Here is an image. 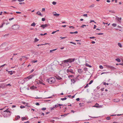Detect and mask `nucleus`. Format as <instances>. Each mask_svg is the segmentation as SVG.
<instances>
[{
	"label": "nucleus",
	"mask_w": 123,
	"mask_h": 123,
	"mask_svg": "<svg viewBox=\"0 0 123 123\" xmlns=\"http://www.w3.org/2000/svg\"><path fill=\"white\" fill-rule=\"evenodd\" d=\"M75 60V58H70L67 59L65 60L62 62V64H64L66 63H71L73 62Z\"/></svg>",
	"instance_id": "obj_1"
},
{
	"label": "nucleus",
	"mask_w": 123,
	"mask_h": 123,
	"mask_svg": "<svg viewBox=\"0 0 123 123\" xmlns=\"http://www.w3.org/2000/svg\"><path fill=\"white\" fill-rule=\"evenodd\" d=\"M47 81L49 83H53L55 81V77H50L49 79H47Z\"/></svg>",
	"instance_id": "obj_2"
},
{
	"label": "nucleus",
	"mask_w": 123,
	"mask_h": 123,
	"mask_svg": "<svg viewBox=\"0 0 123 123\" xmlns=\"http://www.w3.org/2000/svg\"><path fill=\"white\" fill-rule=\"evenodd\" d=\"M1 114L3 115L4 117H7L9 116L11 114L10 113H4V112H1Z\"/></svg>",
	"instance_id": "obj_3"
},
{
	"label": "nucleus",
	"mask_w": 123,
	"mask_h": 123,
	"mask_svg": "<svg viewBox=\"0 0 123 123\" xmlns=\"http://www.w3.org/2000/svg\"><path fill=\"white\" fill-rule=\"evenodd\" d=\"M49 26V24H46L44 25H41L40 26V27L43 28V29H44L45 27Z\"/></svg>",
	"instance_id": "obj_4"
},
{
	"label": "nucleus",
	"mask_w": 123,
	"mask_h": 123,
	"mask_svg": "<svg viewBox=\"0 0 123 123\" xmlns=\"http://www.w3.org/2000/svg\"><path fill=\"white\" fill-rule=\"evenodd\" d=\"M19 27V26L16 25H14L12 27V28L14 30H16L18 29Z\"/></svg>",
	"instance_id": "obj_5"
},
{
	"label": "nucleus",
	"mask_w": 123,
	"mask_h": 123,
	"mask_svg": "<svg viewBox=\"0 0 123 123\" xmlns=\"http://www.w3.org/2000/svg\"><path fill=\"white\" fill-rule=\"evenodd\" d=\"M6 87V85L5 83L1 84L0 85V89L1 88L3 89L5 88Z\"/></svg>",
	"instance_id": "obj_6"
},
{
	"label": "nucleus",
	"mask_w": 123,
	"mask_h": 123,
	"mask_svg": "<svg viewBox=\"0 0 123 123\" xmlns=\"http://www.w3.org/2000/svg\"><path fill=\"white\" fill-rule=\"evenodd\" d=\"M31 78L32 77H25V78L24 79V80H23V81H24L23 82H25V81H27Z\"/></svg>",
	"instance_id": "obj_7"
},
{
	"label": "nucleus",
	"mask_w": 123,
	"mask_h": 123,
	"mask_svg": "<svg viewBox=\"0 0 123 123\" xmlns=\"http://www.w3.org/2000/svg\"><path fill=\"white\" fill-rule=\"evenodd\" d=\"M6 46V43H4L1 45L0 47L1 48H2L3 47H5Z\"/></svg>",
	"instance_id": "obj_8"
},
{
	"label": "nucleus",
	"mask_w": 123,
	"mask_h": 123,
	"mask_svg": "<svg viewBox=\"0 0 123 123\" xmlns=\"http://www.w3.org/2000/svg\"><path fill=\"white\" fill-rule=\"evenodd\" d=\"M67 72L68 73L70 72L71 73L73 74L74 73L73 72V70L72 69H68L67 70Z\"/></svg>",
	"instance_id": "obj_9"
},
{
	"label": "nucleus",
	"mask_w": 123,
	"mask_h": 123,
	"mask_svg": "<svg viewBox=\"0 0 123 123\" xmlns=\"http://www.w3.org/2000/svg\"><path fill=\"white\" fill-rule=\"evenodd\" d=\"M78 72L80 73H81L83 71V70L81 69H79L78 70Z\"/></svg>",
	"instance_id": "obj_10"
},
{
	"label": "nucleus",
	"mask_w": 123,
	"mask_h": 123,
	"mask_svg": "<svg viewBox=\"0 0 123 123\" xmlns=\"http://www.w3.org/2000/svg\"><path fill=\"white\" fill-rule=\"evenodd\" d=\"M99 104L97 103H96L95 105L93 106L94 107H96L97 108H100V106H99Z\"/></svg>",
	"instance_id": "obj_11"
},
{
	"label": "nucleus",
	"mask_w": 123,
	"mask_h": 123,
	"mask_svg": "<svg viewBox=\"0 0 123 123\" xmlns=\"http://www.w3.org/2000/svg\"><path fill=\"white\" fill-rule=\"evenodd\" d=\"M37 14H38V15L41 16H43V15L39 11H38L36 13Z\"/></svg>",
	"instance_id": "obj_12"
},
{
	"label": "nucleus",
	"mask_w": 123,
	"mask_h": 123,
	"mask_svg": "<svg viewBox=\"0 0 123 123\" xmlns=\"http://www.w3.org/2000/svg\"><path fill=\"white\" fill-rule=\"evenodd\" d=\"M76 78H75V79H72L71 80V81L72 83H74L76 81Z\"/></svg>",
	"instance_id": "obj_13"
},
{
	"label": "nucleus",
	"mask_w": 123,
	"mask_h": 123,
	"mask_svg": "<svg viewBox=\"0 0 123 123\" xmlns=\"http://www.w3.org/2000/svg\"><path fill=\"white\" fill-rule=\"evenodd\" d=\"M3 112H4V113H10V111L8 110V109H6L5 111H4Z\"/></svg>",
	"instance_id": "obj_14"
},
{
	"label": "nucleus",
	"mask_w": 123,
	"mask_h": 123,
	"mask_svg": "<svg viewBox=\"0 0 123 123\" xmlns=\"http://www.w3.org/2000/svg\"><path fill=\"white\" fill-rule=\"evenodd\" d=\"M109 67L112 69L114 70L116 69L115 68L111 66H109Z\"/></svg>",
	"instance_id": "obj_15"
},
{
	"label": "nucleus",
	"mask_w": 123,
	"mask_h": 123,
	"mask_svg": "<svg viewBox=\"0 0 123 123\" xmlns=\"http://www.w3.org/2000/svg\"><path fill=\"white\" fill-rule=\"evenodd\" d=\"M116 19L118 20V21H120V20H121V18H119L117 17L116 18Z\"/></svg>",
	"instance_id": "obj_16"
},
{
	"label": "nucleus",
	"mask_w": 123,
	"mask_h": 123,
	"mask_svg": "<svg viewBox=\"0 0 123 123\" xmlns=\"http://www.w3.org/2000/svg\"><path fill=\"white\" fill-rule=\"evenodd\" d=\"M36 25V23H35L34 22V23H32L31 24V26H35Z\"/></svg>",
	"instance_id": "obj_17"
},
{
	"label": "nucleus",
	"mask_w": 123,
	"mask_h": 123,
	"mask_svg": "<svg viewBox=\"0 0 123 123\" xmlns=\"http://www.w3.org/2000/svg\"><path fill=\"white\" fill-rule=\"evenodd\" d=\"M39 40V39H38L37 38H36L34 39V42H37Z\"/></svg>",
	"instance_id": "obj_18"
},
{
	"label": "nucleus",
	"mask_w": 123,
	"mask_h": 123,
	"mask_svg": "<svg viewBox=\"0 0 123 123\" xmlns=\"http://www.w3.org/2000/svg\"><path fill=\"white\" fill-rule=\"evenodd\" d=\"M118 46L120 48L122 47L121 43H118Z\"/></svg>",
	"instance_id": "obj_19"
},
{
	"label": "nucleus",
	"mask_w": 123,
	"mask_h": 123,
	"mask_svg": "<svg viewBox=\"0 0 123 123\" xmlns=\"http://www.w3.org/2000/svg\"><path fill=\"white\" fill-rule=\"evenodd\" d=\"M8 74H10L11 75H12V71H8Z\"/></svg>",
	"instance_id": "obj_20"
},
{
	"label": "nucleus",
	"mask_w": 123,
	"mask_h": 123,
	"mask_svg": "<svg viewBox=\"0 0 123 123\" xmlns=\"http://www.w3.org/2000/svg\"><path fill=\"white\" fill-rule=\"evenodd\" d=\"M115 60L119 62H120L121 61L120 60L119 58L116 59H115Z\"/></svg>",
	"instance_id": "obj_21"
},
{
	"label": "nucleus",
	"mask_w": 123,
	"mask_h": 123,
	"mask_svg": "<svg viewBox=\"0 0 123 123\" xmlns=\"http://www.w3.org/2000/svg\"><path fill=\"white\" fill-rule=\"evenodd\" d=\"M86 66L90 68H91L92 67V66H91L89 65L87 63H86Z\"/></svg>",
	"instance_id": "obj_22"
},
{
	"label": "nucleus",
	"mask_w": 123,
	"mask_h": 123,
	"mask_svg": "<svg viewBox=\"0 0 123 123\" xmlns=\"http://www.w3.org/2000/svg\"><path fill=\"white\" fill-rule=\"evenodd\" d=\"M37 87L36 86H32L31 87V88L32 89H35L37 88Z\"/></svg>",
	"instance_id": "obj_23"
},
{
	"label": "nucleus",
	"mask_w": 123,
	"mask_h": 123,
	"mask_svg": "<svg viewBox=\"0 0 123 123\" xmlns=\"http://www.w3.org/2000/svg\"><path fill=\"white\" fill-rule=\"evenodd\" d=\"M67 99V98L66 97H65L64 98H61V99L62 100H66Z\"/></svg>",
	"instance_id": "obj_24"
},
{
	"label": "nucleus",
	"mask_w": 123,
	"mask_h": 123,
	"mask_svg": "<svg viewBox=\"0 0 123 123\" xmlns=\"http://www.w3.org/2000/svg\"><path fill=\"white\" fill-rule=\"evenodd\" d=\"M69 113H67V114H64V115H61V116H64V117H65V116H67L68 114Z\"/></svg>",
	"instance_id": "obj_25"
},
{
	"label": "nucleus",
	"mask_w": 123,
	"mask_h": 123,
	"mask_svg": "<svg viewBox=\"0 0 123 123\" xmlns=\"http://www.w3.org/2000/svg\"><path fill=\"white\" fill-rule=\"evenodd\" d=\"M53 107L54 108H57V107H58V105L57 104V105H53Z\"/></svg>",
	"instance_id": "obj_26"
},
{
	"label": "nucleus",
	"mask_w": 123,
	"mask_h": 123,
	"mask_svg": "<svg viewBox=\"0 0 123 123\" xmlns=\"http://www.w3.org/2000/svg\"><path fill=\"white\" fill-rule=\"evenodd\" d=\"M99 68L100 69H102L103 68V67L102 65H100L99 66Z\"/></svg>",
	"instance_id": "obj_27"
},
{
	"label": "nucleus",
	"mask_w": 123,
	"mask_h": 123,
	"mask_svg": "<svg viewBox=\"0 0 123 123\" xmlns=\"http://www.w3.org/2000/svg\"><path fill=\"white\" fill-rule=\"evenodd\" d=\"M112 26H113L114 27H115L116 26L117 24H115V23H113V24H112Z\"/></svg>",
	"instance_id": "obj_28"
},
{
	"label": "nucleus",
	"mask_w": 123,
	"mask_h": 123,
	"mask_svg": "<svg viewBox=\"0 0 123 123\" xmlns=\"http://www.w3.org/2000/svg\"><path fill=\"white\" fill-rule=\"evenodd\" d=\"M94 4H92L90 6V7L91 8L92 7H94Z\"/></svg>",
	"instance_id": "obj_29"
},
{
	"label": "nucleus",
	"mask_w": 123,
	"mask_h": 123,
	"mask_svg": "<svg viewBox=\"0 0 123 123\" xmlns=\"http://www.w3.org/2000/svg\"><path fill=\"white\" fill-rule=\"evenodd\" d=\"M54 15L55 16H58L59 15V14L56 13L54 14Z\"/></svg>",
	"instance_id": "obj_30"
},
{
	"label": "nucleus",
	"mask_w": 123,
	"mask_h": 123,
	"mask_svg": "<svg viewBox=\"0 0 123 123\" xmlns=\"http://www.w3.org/2000/svg\"><path fill=\"white\" fill-rule=\"evenodd\" d=\"M109 12H111L112 13H115L114 11L112 10H110L109 11Z\"/></svg>",
	"instance_id": "obj_31"
},
{
	"label": "nucleus",
	"mask_w": 123,
	"mask_h": 123,
	"mask_svg": "<svg viewBox=\"0 0 123 123\" xmlns=\"http://www.w3.org/2000/svg\"><path fill=\"white\" fill-rule=\"evenodd\" d=\"M107 120H110L111 119V118L110 117H108L106 118Z\"/></svg>",
	"instance_id": "obj_32"
},
{
	"label": "nucleus",
	"mask_w": 123,
	"mask_h": 123,
	"mask_svg": "<svg viewBox=\"0 0 123 123\" xmlns=\"http://www.w3.org/2000/svg\"><path fill=\"white\" fill-rule=\"evenodd\" d=\"M92 22H94L95 23H96L95 22L94 20H90V23H91Z\"/></svg>",
	"instance_id": "obj_33"
},
{
	"label": "nucleus",
	"mask_w": 123,
	"mask_h": 123,
	"mask_svg": "<svg viewBox=\"0 0 123 123\" xmlns=\"http://www.w3.org/2000/svg\"><path fill=\"white\" fill-rule=\"evenodd\" d=\"M26 118L25 117H22V121H23L25 119L26 120Z\"/></svg>",
	"instance_id": "obj_34"
},
{
	"label": "nucleus",
	"mask_w": 123,
	"mask_h": 123,
	"mask_svg": "<svg viewBox=\"0 0 123 123\" xmlns=\"http://www.w3.org/2000/svg\"><path fill=\"white\" fill-rule=\"evenodd\" d=\"M93 81V80H91L90 82L88 84H89V85L91 84L92 83Z\"/></svg>",
	"instance_id": "obj_35"
},
{
	"label": "nucleus",
	"mask_w": 123,
	"mask_h": 123,
	"mask_svg": "<svg viewBox=\"0 0 123 123\" xmlns=\"http://www.w3.org/2000/svg\"><path fill=\"white\" fill-rule=\"evenodd\" d=\"M46 109V108H42L41 110L43 111H44Z\"/></svg>",
	"instance_id": "obj_36"
},
{
	"label": "nucleus",
	"mask_w": 123,
	"mask_h": 123,
	"mask_svg": "<svg viewBox=\"0 0 123 123\" xmlns=\"http://www.w3.org/2000/svg\"><path fill=\"white\" fill-rule=\"evenodd\" d=\"M25 106H23L22 105L20 106V108H21V109L23 108H25Z\"/></svg>",
	"instance_id": "obj_37"
},
{
	"label": "nucleus",
	"mask_w": 123,
	"mask_h": 123,
	"mask_svg": "<svg viewBox=\"0 0 123 123\" xmlns=\"http://www.w3.org/2000/svg\"><path fill=\"white\" fill-rule=\"evenodd\" d=\"M47 34V33H44V34H40V35H41V36H44V35H46Z\"/></svg>",
	"instance_id": "obj_38"
},
{
	"label": "nucleus",
	"mask_w": 123,
	"mask_h": 123,
	"mask_svg": "<svg viewBox=\"0 0 123 123\" xmlns=\"http://www.w3.org/2000/svg\"><path fill=\"white\" fill-rule=\"evenodd\" d=\"M5 85H6V86H11V84H6L5 83Z\"/></svg>",
	"instance_id": "obj_39"
},
{
	"label": "nucleus",
	"mask_w": 123,
	"mask_h": 123,
	"mask_svg": "<svg viewBox=\"0 0 123 123\" xmlns=\"http://www.w3.org/2000/svg\"><path fill=\"white\" fill-rule=\"evenodd\" d=\"M83 69L85 71H87V68H84Z\"/></svg>",
	"instance_id": "obj_40"
},
{
	"label": "nucleus",
	"mask_w": 123,
	"mask_h": 123,
	"mask_svg": "<svg viewBox=\"0 0 123 123\" xmlns=\"http://www.w3.org/2000/svg\"><path fill=\"white\" fill-rule=\"evenodd\" d=\"M45 44H46V43H45ZM46 44H38L37 45V46H42V45H45Z\"/></svg>",
	"instance_id": "obj_41"
},
{
	"label": "nucleus",
	"mask_w": 123,
	"mask_h": 123,
	"mask_svg": "<svg viewBox=\"0 0 123 123\" xmlns=\"http://www.w3.org/2000/svg\"><path fill=\"white\" fill-rule=\"evenodd\" d=\"M96 38V37H89V38L91 39L95 38Z\"/></svg>",
	"instance_id": "obj_42"
},
{
	"label": "nucleus",
	"mask_w": 123,
	"mask_h": 123,
	"mask_svg": "<svg viewBox=\"0 0 123 123\" xmlns=\"http://www.w3.org/2000/svg\"><path fill=\"white\" fill-rule=\"evenodd\" d=\"M56 79L58 80H60L62 79L61 77H56Z\"/></svg>",
	"instance_id": "obj_43"
},
{
	"label": "nucleus",
	"mask_w": 123,
	"mask_h": 123,
	"mask_svg": "<svg viewBox=\"0 0 123 123\" xmlns=\"http://www.w3.org/2000/svg\"><path fill=\"white\" fill-rule=\"evenodd\" d=\"M52 4L54 5H55L56 4V2L55 1H53Z\"/></svg>",
	"instance_id": "obj_44"
},
{
	"label": "nucleus",
	"mask_w": 123,
	"mask_h": 123,
	"mask_svg": "<svg viewBox=\"0 0 123 123\" xmlns=\"http://www.w3.org/2000/svg\"><path fill=\"white\" fill-rule=\"evenodd\" d=\"M88 84H87L86 86L84 87V88H87V87H88Z\"/></svg>",
	"instance_id": "obj_45"
},
{
	"label": "nucleus",
	"mask_w": 123,
	"mask_h": 123,
	"mask_svg": "<svg viewBox=\"0 0 123 123\" xmlns=\"http://www.w3.org/2000/svg\"><path fill=\"white\" fill-rule=\"evenodd\" d=\"M83 103H80L79 104V105L80 106H81L83 105Z\"/></svg>",
	"instance_id": "obj_46"
},
{
	"label": "nucleus",
	"mask_w": 123,
	"mask_h": 123,
	"mask_svg": "<svg viewBox=\"0 0 123 123\" xmlns=\"http://www.w3.org/2000/svg\"><path fill=\"white\" fill-rule=\"evenodd\" d=\"M70 43H72V44H73L75 45H76V43H74V42H70Z\"/></svg>",
	"instance_id": "obj_47"
},
{
	"label": "nucleus",
	"mask_w": 123,
	"mask_h": 123,
	"mask_svg": "<svg viewBox=\"0 0 123 123\" xmlns=\"http://www.w3.org/2000/svg\"><path fill=\"white\" fill-rule=\"evenodd\" d=\"M45 20V18H43L42 19V21H44Z\"/></svg>",
	"instance_id": "obj_48"
},
{
	"label": "nucleus",
	"mask_w": 123,
	"mask_h": 123,
	"mask_svg": "<svg viewBox=\"0 0 123 123\" xmlns=\"http://www.w3.org/2000/svg\"><path fill=\"white\" fill-rule=\"evenodd\" d=\"M37 62V60H34L33 61H32V63H35V62Z\"/></svg>",
	"instance_id": "obj_49"
},
{
	"label": "nucleus",
	"mask_w": 123,
	"mask_h": 123,
	"mask_svg": "<svg viewBox=\"0 0 123 123\" xmlns=\"http://www.w3.org/2000/svg\"><path fill=\"white\" fill-rule=\"evenodd\" d=\"M83 16L84 17H87V14H84L83 15Z\"/></svg>",
	"instance_id": "obj_50"
},
{
	"label": "nucleus",
	"mask_w": 123,
	"mask_h": 123,
	"mask_svg": "<svg viewBox=\"0 0 123 123\" xmlns=\"http://www.w3.org/2000/svg\"><path fill=\"white\" fill-rule=\"evenodd\" d=\"M7 65L6 64H4L3 65H2L0 67V68H1L2 67H3V66H5V65Z\"/></svg>",
	"instance_id": "obj_51"
},
{
	"label": "nucleus",
	"mask_w": 123,
	"mask_h": 123,
	"mask_svg": "<svg viewBox=\"0 0 123 123\" xmlns=\"http://www.w3.org/2000/svg\"><path fill=\"white\" fill-rule=\"evenodd\" d=\"M57 104L58 105V106H62V105H62V104Z\"/></svg>",
	"instance_id": "obj_52"
},
{
	"label": "nucleus",
	"mask_w": 123,
	"mask_h": 123,
	"mask_svg": "<svg viewBox=\"0 0 123 123\" xmlns=\"http://www.w3.org/2000/svg\"><path fill=\"white\" fill-rule=\"evenodd\" d=\"M34 76V75L33 74H32L30 75L29 76H28V77H33Z\"/></svg>",
	"instance_id": "obj_53"
},
{
	"label": "nucleus",
	"mask_w": 123,
	"mask_h": 123,
	"mask_svg": "<svg viewBox=\"0 0 123 123\" xmlns=\"http://www.w3.org/2000/svg\"><path fill=\"white\" fill-rule=\"evenodd\" d=\"M96 34H98V35H103V33H98Z\"/></svg>",
	"instance_id": "obj_54"
},
{
	"label": "nucleus",
	"mask_w": 123,
	"mask_h": 123,
	"mask_svg": "<svg viewBox=\"0 0 123 123\" xmlns=\"http://www.w3.org/2000/svg\"><path fill=\"white\" fill-rule=\"evenodd\" d=\"M69 27L70 28H72L73 29H74L75 28L74 26H69Z\"/></svg>",
	"instance_id": "obj_55"
},
{
	"label": "nucleus",
	"mask_w": 123,
	"mask_h": 123,
	"mask_svg": "<svg viewBox=\"0 0 123 123\" xmlns=\"http://www.w3.org/2000/svg\"><path fill=\"white\" fill-rule=\"evenodd\" d=\"M13 19H14V18H10L9 19V20H11Z\"/></svg>",
	"instance_id": "obj_56"
},
{
	"label": "nucleus",
	"mask_w": 123,
	"mask_h": 123,
	"mask_svg": "<svg viewBox=\"0 0 123 123\" xmlns=\"http://www.w3.org/2000/svg\"><path fill=\"white\" fill-rule=\"evenodd\" d=\"M35 98L36 99H41L42 98H40V97H35Z\"/></svg>",
	"instance_id": "obj_57"
},
{
	"label": "nucleus",
	"mask_w": 123,
	"mask_h": 123,
	"mask_svg": "<svg viewBox=\"0 0 123 123\" xmlns=\"http://www.w3.org/2000/svg\"><path fill=\"white\" fill-rule=\"evenodd\" d=\"M35 104L37 105H40L39 103H36Z\"/></svg>",
	"instance_id": "obj_58"
},
{
	"label": "nucleus",
	"mask_w": 123,
	"mask_h": 123,
	"mask_svg": "<svg viewBox=\"0 0 123 123\" xmlns=\"http://www.w3.org/2000/svg\"><path fill=\"white\" fill-rule=\"evenodd\" d=\"M45 10V8H43L42 9V11H44Z\"/></svg>",
	"instance_id": "obj_59"
},
{
	"label": "nucleus",
	"mask_w": 123,
	"mask_h": 123,
	"mask_svg": "<svg viewBox=\"0 0 123 123\" xmlns=\"http://www.w3.org/2000/svg\"><path fill=\"white\" fill-rule=\"evenodd\" d=\"M76 100L77 101H79L80 100V98H77L76 99Z\"/></svg>",
	"instance_id": "obj_60"
},
{
	"label": "nucleus",
	"mask_w": 123,
	"mask_h": 123,
	"mask_svg": "<svg viewBox=\"0 0 123 123\" xmlns=\"http://www.w3.org/2000/svg\"><path fill=\"white\" fill-rule=\"evenodd\" d=\"M56 32V31H53L52 33V34H54Z\"/></svg>",
	"instance_id": "obj_61"
},
{
	"label": "nucleus",
	"mask_w": 123,
	"mask_h": 123,
	"mask_svg": "<svg viewBox=\"0 0 123 123\" xmlns=\"http://www.w3.org/2000/svg\"><path fill=\"white\" fill-rule=\"evenodd\" d=\"M20 118V117L19 116H17V119L19 118Z\"/></svg>",
	"instance_id": "obj_62"
},
{
	"label": "nucleus",
	"mask_w": 123,
	"mask_h": 123,
	"mask_svg": "<svg viewBox=\"0 0 123 123\" xmlns=\"http://www.w3.org/2000/svg\"><path fill=\"white\" fill-rule=\"evenodd\" d=\"M16 13L17 14H19L21 13V12H16Z\"/></svg>",
	"instance_id": "obj_63"
},
{
	"label": "nucleus",
	"mask_w": 123,
	"mask_h": 123,
	"mask_svg": "<svg viewBox=\"0 0 123 123\" xmlns=\"http://www.w3.org/2000/svg\"><path fill=\"white\" fill-rule=\"evenodd\" d=\"M54 107H50V108L51 109V110H54Z\"/></svg>",
	"instance_id": "obj_64"
}]
</instances>
